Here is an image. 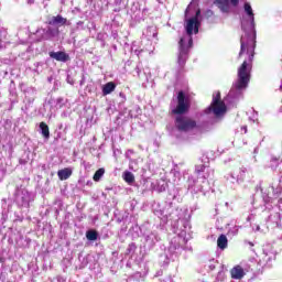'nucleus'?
Wrapping results in <instances>:
<instances>
[{"mask_svg": "<svg viewBox=\"0 0 282 282\" xmlns=\"http://www.w3.org/2000/svg\"><path fill=\"white\" fill-rule=\"evenodd\" d=\"M257 48L256 36L246 33L240 39V52L238 58H245L241 65L237 69V80L235 87L238 91L248 89L250 80L252 78V63L254 61V50Z\"/></svg>", "mask_w": 282, "mask_h": 282, "instance_id": "nucleus-1", "label": "nucleus"}, {"mask_svg": "<svg viewBox=\"0 0 282 282\" xmlns=\"http://www.w3.org/2000/svg\"><path fill=\"white\" fill-rule=\"evenodd\" d=\"M177 105L174 109H172V115L177 116L175 118L174 124L177 131L181 133H188V131H193L197 129V121L191 117L184 116V113H188V109H191V99L184 90L177 93Z\"/></svg>", "mask_w": 282, "mask_h": 282, "instance_id": "nucleus-2", "label": "nucleus"}, {"mask_svg": "<svg viewBox=\"0 0 282 282\" xmlns=\"http://www.w3.org/2000/svg\"><path fill=\"white\" fill-rule=\"evenodd\" d=\"M208 109L209 111H213L216 118H219V116H224V113L228 111V108L226 107V102L221 100V93L218 91L216 94Z\"/></svg>", "mask_w": 282, "mask_h": 282, "instance_id": "nucleus-3", "label": "nucleus"}, {"mask_svg": "<svg viewBox=\"0 0 282 282\" xmlns=\"http://www.w3.org/2000/svg\"><path fill=\"white\" fill-rule=\"evenodd\" d=\"M199 25H202V23L197 17L187 20V24L185 26L186 34L188 36H193V34H199Z\"/></svg>", "mask_w": 282, "mask_h": 282, "instance_id": "nucleus-4", "label": "nucleus"}, {"mask_svg": "<svg viewBox=\"0 0 282 282\" xmlns=\"http://www.w3.org/2000/svg\"><path fill=\"white\" fill-rule=\"evenodd\" d=\"M178 46V65H181V67H184V65H186V61L188 59V47L184 45V37H181Z\"/></svg>", "mask_w": 282, "mask_h": 282, "instance_id": "nucleus-5", "label": "nucleus"}, {"mask_svg": "<svg viewBox=\"0 0 282 282\" xmlns=\"http://www.w3.org/2000/svg\"><path fill=\"white\" fill-rule=\"evenodd\" d=\"M48 55L51 58H54V61H58L59 63H67V61H69V55L63 51L50 52Z\"/></svg>", "mask_w": 282, "mask_h": 282, "instance_id": "nucleus-6", "label": "nucleus"}, {"mask_svg": "<svg viewBox=\"0 0 282 282\" xmlns=\"http://www.w3.org/2000/svg\"><path fill=\"white\" fill-rule=\"evenodd\" d=\"M230 275L231 279L241 280L246 276V271H243L241 265L237 264L230 270Z\"/></svg>", "mask_w": 282, "mask_h": 282, "instance_id": "nucleus-7", "label": "nucleus"}, {"mask_svg": "<svg viewBox=\"0 0 282 282\" xmlns=\"http://www.w3.org/2000/svg\"><path fill=\"white\" fill-rule=\"evenodd\" d=\"M57 176H58V180H61V182L65 180H69V177H72V169L65 167L63 170H59L57 172Z\"/></svg>", "mask_w": 282, "mask_h": 282, "instance_id": "nucleus-8", "label": "nucleus"}, {"mask_svg": "<svg viewBox=\"0 0 282 282\" xmlns=\"http://www.w3.org/2000/svg\"><path fill=\"white\" fill-rule=\"evenodd\" d=\"M66 24H67V20L63 18V15L53 17L48 21V25H66Z\"/></svg>", "mask_w": 282, "mask_h": 282, "instance_id": "nucleus-9", "label": "nucleus"}, {"mask_svg": "<svg viewBox=\"0 0 282 282\" xmlns=\"http://www.w3.org/2000/svg\"><path fill=\"white\" fill-rule=\"evenodd\" d=\"M112 91H116V83L109 82L102 87V95L109 96V94H112Z\"/></svg>", "mask_w": 282, "mask_h": 282, "instance_id": "nucleus-10", "label": "nucleus"}, {"mask_svg": "<svg viewBox=\"0 0 282 282\" xmlns=\"http://www.w3.org/2000/svg\"><path fill=\"white\" fill-rule=\"evenodd\" d=\"M217 246L220 250H226L228 248V238L226 235H220L217 239Z\"/></svg>", "mask_w": 282, "mask_h": 282, "instance_id": "nucleus-11", "label": "nucleus"}, {"mask_svg": "<svg viewBox=\"0 0 282 282\" xmlns=\"http://www.w3.org/2000/svg\"><path fill=\"white\" fill-rule=\"evenodd\" d=\"M40 129H41V131H42V135L44 137V138H46V140L47 139H50V126H47V123H45V122H41L40 123Z\"/></svg>", "mask_w": 282, "mask_h": 282, "instance_id": "nucleus-12", "label": "nucleus"}, {"mask_svg": "<svg viewBox=\"0 0 282 282\" xmlns=\"http://www.w3.org/2000/svg\"><path fill=\"white\" fill-rule=\"evenodd\" d=\"M245 12L250 17L251 23H254V12H252V7L250 6V2L245 3Z\"/></svg>", "mask_w": 282, "mask_h": 282, "instance_id": "nucleus-13", "label": "nucleus"}, {"mask_svg": "<svg viewBox=\"0 0 282 282\" xmlns=\"http://www.w3.org/2000/svg\"><path fill=\"white\" fill-rule=\"evenodd\" d=\"M86 238L88 241H96L98 240V231L90 229L86 232Z\"/></svg>", "mask_w": 282, "mask_h": 282, "instance_id": "nucleus-14", "label": "nucleus"}, {"mask_svg": "<svg viewBox=\"0 0 282 282\" xmlns=\"http://www.w3.org/2000/svg\"><path fill=\"white\" fill-rule=\"evenodd\" d=\"M123 180L127 184H133V182H135V176L131 172H124Z\"/></svg>", "mask_w": 282, "mask_h": 282, "instance_id": "nucleus-15", "label": "nucleus"}, {"mask_svg": "<svg viewBox=\"0 0 282 282\" xmlns=\"http://www.w3.org/2000/svg\"><path fill=\"white\" fill-rule=\"evenodd\" d=\"M102 175H105V169L100 167L99 170H97L93 176L94 182H100Z\"/></svg>", "mask_w": 282, "mask_h": 282, "instance_id": "nucleus-16", "label": "nucleus"}, {"mask_svg": "<svg viewBox=\"0 0 282 282\" xmlns=\"http://www.w3.org/2000/svg\"><path fill=\"white\" fill-rule=\"evenodd\" d=\"M204 171H206V165L204 164H199L195 166V173L196 175H199L200 173H204Z\"/></svg>", "mask_w": 282, "mask_h": 282, "instance_id": "nucleus-17", "label": "nucleus"}, {"mask_svg": "<svg viewBox=\"0 0 282 282\" xmlns=\"http://www.w3.org/2000/svg\"><path fill=\"white\" fill-rule=\"evenodd\" d=\"M240 180L243 182L246 180V169L240 170Z\"/></svg>", "mask_w": 282, "mask_h": 282, "instance_id": "nucleus-18", "label": "nucleus"}, {"mask_svg": "<svg viewBox=\"0 0 282 282\" xmlns=\"http://www.w3.org/2000/svg\"><path fill=\"white\" fill-rule=\"evenodd\" d=\"M188 45H189V46H187L188 48H189V47H193V35L189 36Z\"/></svg>", "mask_w": 282, "mask_h": 282, "instance_id": "nucleus-19", "label": "nucleus"}, {"mask_svg": "<svg viewBox=\"0 0 282 282\" xmlns=\"http://www.w3.org/2000/svg\"><path fill=\"white\" fill-rule=\"evenodd\" d=\"M199 14H202V11H200V10H197L195 17L198 19Z\"/></svg>", "mask_w": 282, "mask_h": 282, "instance_id": "nucleus-20", "label": "nucleus"}]
</instances>
